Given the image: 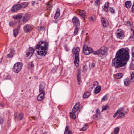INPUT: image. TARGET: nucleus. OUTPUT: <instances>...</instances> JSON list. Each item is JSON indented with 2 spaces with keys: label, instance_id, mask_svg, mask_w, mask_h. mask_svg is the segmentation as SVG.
<instances>
[{
  "label": "nucleus",
  "instance_id": "26",
  "mask_svg": "<svg viewBox=\"0 0 134 134\" xmlns=\"http://www.w3.org/2000/svg\"><path fill=\"white\" fill-rule=\"evenodd\" d=\"M124 83L125 85L127 86L130 84V81L129 79H126L124 80Z\"/></svg>",
  "mask_w": 134,
  "mask_h": 134
},
{
  "label": "nucleus",
  "instance_id": "21",
  "mask_svg": "<svg viewBox=\"0 0 134 134\" xmlns=\"http://www.w3.org/2000/svg\"><path fill=\"white\" fill-rule=\"evenodd\" d=\"M101 21L103 26L105 27H107L108 24L105 19L102 18L101 20Z\"/></svg>",
  "mask_w": 134,
  "mask_h": 134
},
{
  "label": "nucleus",
  "instance_id": "60",
  "mask_svg": "<svg viewBox=\"0 0 134 134\" xmlns=\"http://www.w3.org/2000/svg\"><path fill=\"white\" fill-rule=\"evenodd\" d=\"M42 27H40V30H41V29H42Z\"/></svg>",
  "mask_w": 134,
  "mask_h": 134
},
{
  "label": "nucleus",
  "instance_id": "63",
  "mask_svg": "<svg viewBox=\"0 0 134 134\" xmlns=\"http://www.w3.org/2000/svg\"><path fill=\"white\" fill-rule=\"evenodd\" d=\"M32 5H34V3H32Z\"/></svg>",
  "mask_w": 134,
  "mask_h": 134
},
{
  "label": "nucleus",
  "instance_id": "49",
  "mask_svg": "<svg viewBox=\"0 0 134 134\" xmlns=\"http://www.w3.org/2000/svg\"><path fill=\"white\" fill-rule=\"evenodd\" d=\"M69 126H66V127L65 130L64 132V133L67 131V130H68L69 129Z\"/></svg>",
  "mask_w": 134,
  "mask_h": 134
},
{
  "label": "nucleus",
  "instance_id": "18",
  "mask_svg": "<svg viewBox=\"0 0 134 134\" xmlns=\"http://www.w3.org/2000/svg\"><path fill=\"white\" fill-rule=\"evenodd\" d=\"M79 12L80 15L82 18H84L86 16L85 12L83 10H79Z\"/></svg>",
  "mask_w": 134,
  "mask_h": 134
},
{
  "label": "nucleus",
  "instance_id": "39",
  "mask_svg": "<svg viewBox=\"0 0 134 134\" xmlns=\"http://www.w3.org/2000/svg\"><path fill=\"white\" fill-rule=\"evenodd\" d=\"M88 128V125L86 124L82 128V131H85Z\"/></svg>",
  "mask_w": 134,
  "mask_h": 134
},
{
  "label": "nucleus",
  "instance_id": "54",
  "mask_svg": "<svg viewBox=\"0 0 134 134\" xmlns=\"http://www.w3.org/2000/svg\"><path fill=\"white\" fill-rule=\"evenodd\" d=\"M26 17H24L23 18V20L25 21H27L28 20L26 19Z\"/></svg>",
  "mask_w": 134,
  "mask_h": 134
},
{
  "label": "nucleus",
  "instance_id": "5",
  "mask_svg": "<svg viewBox=\"0 0 134 134\" xmlns=\"http://www.w3.org/2000/svg\"><path fill=\"white\" fill-rule=\"evenodd\" d=\"M83 51L85 55H88L92 52L93 50L92 48L88 47L86 45H84L83 46Z\"/></svg>",
  "mask_w": 134,
  "mask_h": 134
},
{
  "label": "nucleus",
  "instance_id": "48",
  "mask_svg": "<svg viewBox=\"0 0 134 134\" xmlns=\"http://www.w3.org/2000/svg\"><path fill=\"white\" fill-rule=\"evenodd\" d=\"M0 123L2 124H3L4 123L3 119L1 117H0Z\"/></svg>",
  "mask_w": 134,
  "mask_h": 134
},
{
  "label": "nucleus",
  "instance_id": "15",
  "mask_svg": "<svg viewBox=\"0 0 134 134\" xmlns=\"http://www.w3.org/2000/svg\"><path fill=\"white\" fill-rule=\"evenodd\" d=\"M23 17V15L21 14H19L14 15L13 16V18L15 20H19L21 19Z\"/></svg>",
  "mask_w": 134,
  "mask_h": 134
},
{
  "label": "nucleus",
  "instance_id": "35",
  "mask_svg": "<svg viewBox=\"0 0 134 134\" xmlns=\"http://www.w3.org/2000/svg\"><path fill=\"white\" fill-rule=\"evenodd\" d=\"M89 66L90 69L94 68L95 66V64L94 63L92 62L89 64Z\"/></svg>",
  "mask_w": 134,
  "mask_h": 134
},
{
  "label": "nucleus",
  "instance_id": "17",
  "mask_svg": "<svg viewBox=\"0 0 134 134\" xmlns=\"http://www.w3.org/2000/svg\"><path fill=\"white\" fill-rule=\"evenodd\" d=\"M101 87L100 86H97L95 89L94 92L95 94H97L99 93L101 90Z\"/></svg>",
  "mask_w": 134,
  "mask_h": 134
},
{
  "label": "nucleus",
  "instance_id": "30",
  "mask_svg": "<svg viewBox=\"0 0 134 134\" xmlns=\"http://www.w3.org/2000/svg\"><path fill=\"white\" fill-rule=\"evenodd\" d=\"M79 28V26H75L74 32V35H76L77 34Z\"/></svg>",
  "mask_w": 134,
  "mask_h": 134
},
{
  "label": "nucleus",
  "instance_id": "58",
  "mask_svg": "<svg viewBox=\"0 0 134 134\" xmlns=\"http://www.w3.org/2000/svg\"><path fill=\"white\" fill-rule=\"evenodd\" d=\"M132 56L134 58V52L132 53Z\"/></svg>",
  "mask_w": 134,
  "mask_h": 134
},
{
  "label": "nucleus",
  "instance_id": "2",
  "mask_svg": "<svg viewBox=\"0 0 134 134\" xmlns=\"http://www.w3.org/2000/svg\"><path fill=\"white\" fill-rule=\"evenodd\" d=\"M48 49V43L47 42L40 41L36 46L35 49L32 47H30L29 49L27 50V57L30 58L32 55L35 51H36L38 55L44 56L46 55Z\"/></svg>",
  "mask_w": 134,
  "mask_h": 134
},
{
  "label": "nucleus",
  "instance_id": "51",
  "mask_svg": "<svg viewBox=\"0 0 134 134\" xmlns=\"http://www.w3.org/2000/svg\"><path fill=\"white\" fill-rule=\"evenodd\" d=\"M132 12L133 13H134V3H133L132 6Z\"/></svg>",
  "mask_w": 134,
  "mask_h": 134
},
{
  "label": "nucleus",
  "instance_id": "3",
  "mask_svg": "<svg viewBox=\"0 0 134 134\" xmlns=\"http://www.w3.org/2000/svg\"><path fill=\"white\" fill-rule=\"evenodd\" d=\"M80 48L77 47H74L72 49V52L75 56L74 63L76 67L78 66L79 63V52Z\"/></svg>",
  "mask_w": 134,
  "mask_h": 134
},
{
  "label": "nucleus",
  "instance_id": "1",
  "mask_svg": "<svg viewBox=\"0 0 134 134\" xmlns=\"http://www.w3.org/2000/svg\"><path fill=\"white\" fill-rule=\"evenodd\" d=\"M130 55L126 49H119L117 52L115 57L112 60L111 65L116 68L125 66L129 59Z\"/></svg>",
  "mask_w": 134,
  "mask_h": 134
},
{
  "label": "nucleus",
  "instance_id": "32",
  "mask_svg": "<svg viewBox=\"0 0 134 134\" xmlns=\"http://www.w3.org/2000/svg\"><path fill=\"white\" fill-rule=\"evenodd\" d=\"M28 3L26 2H24L23 3L20 4L21 8H24L26 7L28 5Z\"/></svg>",
  "mask_w": 134,
  "mask_h": 134
},
{
  "label": "nucleus",
  "instance_id": "29",
  "mask_svg": "<svg viewBox=\"0 0 134 134\" xmlns=\"http://www.w3.org/2000/svg\"><path fill=\"white\" fill-rule=\"evenodd\" d=\"M123 76V75L122 73H118L115 75V77L117 79H119L121 78Z\"/></svg>",
  "mask_w": 134,
  "mask_h": 134
},
{
  "label": "nucleus",
  "instance_id": "37",
  "mask_svg": "<svg viewBox=\"0 0 134 134\" xmlns=\"http://www.w3.org/2000/svg\"><path fill=\"white\" fill-rule=\"evenodd\" d=\"M120 113L119 114V115L118 117L119 118H122L123 117H124L125 116V114L126 113H123L122 112H120Z\"/></svg>",
  "mask_w": 134,
  "mask_h": 134
},
{
  "label": "nucleus",
  "instance_id": "62",
  "mask_svg": "<svg viewBox=\"0 0 134 134\" xmlns=\"http://www.w3.org/2000/svg\"><path fill=\"white\" fill-rule=\"evenodd\" d=\"M132 133H134V130H133V132H132Z\"/></svg>",
  "mask_w": 134,
  "mask_h": 134
},
{
  "label": "nucleus",
  "instance_id": "16",
  "mask_svg": "<svg viewBox=\"0 0 134 134\" xmlns=\"http://www.w3.org/2000/svg\"><path fill=\"white\" fill-rule=\"evenodd\" d=\"M15 53V51L13 49L11 50L10 52L7 55V56L9 58H10L13 57Z\"/></svg>",
  "mask_w": 134,
  "mask_h": 134
},
{
  "label": "nucleus",
  "instance_id": "24",
  "mask_svg": "<svg viewBox=\"0 0 134 134\" xmlns=\"http://www.w3.org/2000/svg\"><path fill=\"white\" fill-rule=\"evenodd\" d=\"M81 70H79L78 71V74L77 76V78L78 82H79L81 80Z\"/></svg>",
  "mask_w": 134,
  "mask_h": 134
},
{
  "label": "nucleus",
  "instance_id": "31",
  "mask_svg": "<svg viewBox=\"0 0 134 134\" xmlns=\"http://www.w3.org/2000/svg\"><path fill=\"white\" fill-rule=\"evenodd\" d=\"M90 95V93L89 92H87L86 93H85L83 96V98H88Z\"/></svg>",
  "mask_w": 134,
  "mask_h": 134
},
{
  "label": "nucleus",
  "instance_id": "10",
  "mask_svg": "<svg viewBox=\"0 0 134 134\" xmlns=\"http://www.w3.org/2000/svg\"><path fill=\"white\" fill-rule=\"evenodd\" d=\"M45 86V83L42 82L41 83L40 85L39 91L40 92H43L45 93L44 91V88Z\"/></svg>",
  "mask_w": 134,
  "mask_h": 134
},
{
  "label": "nucleus",
  "instance_id": "27",
  "mask_svg": "<svg viewBox=\"0 0 134 134\" xmlns=\"http://www.w3.org/2000/svg\"><path fill=\"white\" fill-rule=\"evenodd\" d=\"M34 67V65L32 62H30L28 64V68L31 69H32Z\"/></svg>",
  "mask_w": 134,
  "mask_h": 134
},
{
  "label": "nucleus",
  "instance_id": "11",
  "mask_svg": "<svg viewBox=\"0 0 134 134\" xmlns=\"http://www.w3.org/2000/svg\"><path fill=\"white\" fill-rule=\"evenodd\" d=\"M117 36L118 38L122 39L124 37V33L121 30H118L117 32Z\"/></svg>",
  "mask_w": 134,
  "mask_h": 134
},
{
  "label": "nucleus",
  "instance_id": "19",
  "mask_svg": "<svg viewBox=\"0 0 134 134\" xmlns=\"http://www.w3.org/2000/svg\"><path fill=\"white\" fill-rule=\"evenodd\" d=\"M60 15V10L59 8H58L56 11L54 18L55 19H57L59 16Z\"/></svg>",
  "mask_w": 134,
  "mask_h": 134
},
{
  "label": "nucleus",
  "instance_id": "22",
  "mask_svg": "<svg viewBox=\"0 0 134 134\" xmlns=\"http://www.w3.org/2000/svg\"><path fill=\"white\" fill-rule=\"evenodd\" d=\"M15 118H17V119L19 120H21L23 118V115L22 113L19 114V117H17L16 116V113H14Z\"/></svg>",
  "mask_w": 134,
  "mask_h": 134
},
{
  "label": "nucleus",
  "instance_id": "40",
  "mask_svg": "<svg viewBox=\"0 0 134 134\" xmlns=\"http://www.w3.org/2000/svg\"><path fill=\"white\" fill-rule=\"evenodd\" d=\"M119 128L118 127H117L115 129L114 131V132L116 134L119 132Z\"/></svg>",
  "mask_w": 134,
  "mask_h": 134
},
{
  "label": "nucleus",
  "instance_id": "38",
  "mask_svg": "<svg viewBox=\"0 0 134 134\" xmlns=\"http://www.w3.org/2000/svg\"><path fill=\"white\" fill-rule=\"evenodd\" d=\"M130 81L132 82H133L134 81V72H133L132 73Z\"/></svg>",
  "mask_w": 134,
  "mask_h": 134
},
{
  "label": "nucleus",
  "instance_id": "4",
  "mask_svg": "<svg viewBox=\"0 0 134 134\" xmlns=\"http://www.w3.org/2000/svg\"><path fill=\"white\" fill-rule=\"evenodd\" d=\"M23 66L22 63L18 62L15 64L13 66L14 71L16 73H18L21 70Z\"/></svg>",
  "mask_w": 134,
  "mask_h": 134
},
{
  "label": "nucleus",
  "instance_id": "12",
  "mask_svg": "<svg viewBox=\"0 0 134 134\" xmlns=\"http://www.w3.org/2000/svg\"><path fill=\"white\" fill-rule=\"evenodd\" d=\"M45 93H43V92H40L37 97V100L38 101L42 100L45 96Z\"/></svg>",
  "mask_w": 134,
  "mask_h": 134
},
{
  "label": "nucleus",
  "instance_id": "42",
  "mask_svg": "<svg viewBox=\"0 0 134 134\" xmlns=\"http://www.w3.org/2000/svg\"><path fill=\"white\" fill-rule=\"evenodd\" d=\"M99 117H98V115L95 114L93 115V118L94 119H95L96 120H97L99 118H100L101 117L100 116H99Z\"/></svg>",
  "mask_w": 134,
  "mask_h": 134
},
{
  "label": "nucleus",
  "instance_id": "64",
  "mask_svg": "<svg viewBox=\"0 0 134 134\" xmlns=\"http://www.w3.org/2000/svg\"><path fill=\"white\" fill-rule=\"evenodd\" d=\"M132 134H134V133H132Z\"/></svg>",
  "mask_w": 134,
  "mask_h": 134
},
{
  "label": "nucleus",
  "instance_id": "14",
  "mask_svg": "<svg viewBox=\"0 0 134 134\" xmlns=\"http://www.w3.org/2000/svg\"><path fill=\"white\" fill-rule=\"evenodd\" d=\"M20 27V26H18L16 29H14L13 30V34L15 37H16L19 31Z\"/></svg>",
  "mask_w": 134,
  "mask_h": 134
},
{
  "label": "nucleus",
  "instance_id": "36",
  "mask_svg": "<svg viewBox=\"0 0 134 134\" xmlns=\"http://www.w3.org/2000/svg\"><path fill=\"white\" fill-rule=\"evenodd\" d=\"M109 11L112 14L115 13L113 7H110L109 8Z\"/></svg>",
  "mask_w": 134,
  "mask_h": 134
},
{
  "label": "nucleus",
  "instance_id": "46",
  "mask_svg": "<svg viewBox=\"0 0 134 134\" xmlns=\"http://www.w3.org/2000/svg\"><path fill=\"white\" fill-rule=\"evenodd\" d=\"M108 105H106L104 107L102 108V111H103L104 110H106V109L108 108Z\"/></svg>",
  "mask_w": 134,
  "mask_h": 134
},
{
  "label": "nucleus",
  "instance_id": "20",
  "mask_svg": "<svg viewBox=\"0 0 134 134\" xmlns=\"http://www.w3.org/2000/svg\"><path fill=\"white\" fill-rule=\"evenodd\" d=\"M109 6V3L107 2L104 4L103 10L105 12H107L108 10V7Z\"/></svg>",
  "mask_w": 134,
  "mask_h": 134
},
{
  "label": "nucleus",
  "instance_id": "28",
  "mask_svg": "<svg viewBox=\"0 0 134 134\" xmlns=\"http://www.w3.org/2000/svg\"><path fill=\"white\" fill-rule=\"evenodd\" d=\"M122 111V108H120L114 114L113 116V117L114 118L115 117L119 112H121Z\"/></svg>",
  "mask_w": 134,
  "mask_h": 134
},
{
  "label": "nucleus",
  "instance_id": "8",
  "mask_svg": "<svg viewBox=\"0 0 134 134\" xmlns=\"http://www.w3.org/2000/svg\"><path fill=\"white\" fill-rule=\"evenodd\" d=\"M24 30L26 32H28L31 31L32 29V27L29 25L26 24L24 27Z\"/></svg>",
  "mask_w": 134,
  "mask_h": 134
},
{
  "label": "nucleus",
  "instance_id": "53",
  "mask_svg": "<svg viewBox=\"0 0 134 134\" xmlns=\"http://www.w3.org/2000/svg\"><path fill=\"white\" fill-rule=\"evenodd\" d=\"M89 20L90 21H94V19L92 17H91L90 18Z\"/></svg>",
  "mask_w": 134,
  "mask_h": 134
},
{
  "label": "nucleus",
  "instance_id": "55",
  "mask_svg": "<svg viewBox=\"0 0 134 134\" xmlns=\"http://www.w3.org/2000/svg\"><path fill=\"white\" fill-rule=\"evenodd\" d=\"M65 51L67 52L68 51L70 50L69 48L65 47Z\"/></svg>",
  "mask_w": 134,
  "mask_h": 134
},
{
  "label": "nucleus",
  "instance_id": "6",
  "mask_svg": "<svg viewBox=\"0 0 134 134\" xmlns=\"http://www.w3.org/2000/svg\"><path fill=\"white\" fill-rule=\"evenodd\" d=\"M99 50L100 54L103 55L107 53V48L106 47L104 46H102L99 49Z\"/></svg>",
  "mask_w": 134,
  "mask_h": 134
},
{
  "label": "nucleus",
  "instance_id": "57",
  "mask_svg": "<svg viewBox=\"0 0 134 134\" xmlns=\"http://www.w3.org/2000/svg\"><path fill=\"white\" fill-rule=\"evenodd\" d=\"M134 38V29L133 30V36L132 35H131L130 36V38Z\"/></svg>",
  "mask_w": 134,
  "mask_h": 134
},
{
  "label": "nucleus",
  "instance_id": "45",
  "mask_svg": "<svg viewBox=\"0 0 134 134\" xmlns=\"http://www.w3.org/2000/svg\"><path fill=\"white\" fill-rule=\"evenodd\" d=\"M96 114L99 115V116H100V112L98 109H97L96 110Z\"/></svg>",
  "mask_w": 134,
  "mask_h": 134
},
{
  "label": "nucleus",
  "instance_id": "56",
  "mask_svg": "<svg viewBox=\"0 0 134 134\" xmlns=\"http://www.w3.org/2000/svg\"><path fill=\"white\" fill-rule=\"evenodd\" d=\"M67 134H72V132L70 130H68Z\"/></svg>",
  "mask_w": 134,
  "mask_h": 134
},
{
  "label": "nucleus",
  "instance_id": "9",
  "mask_svg": "<svg viewBox=\"0 0 134 134\" xmlns=\"http://www.w3.org/2000/svg\"><path fill=\"white\" fill-rule=\"evenodd\" d=\"M21 6L20 4L14 5L11 9L12 12H14L17 11L18 10L21 8Z\"/></svg>",
  "mask_w": 134,
  "mask_h": 134
},
{
  "label": "nucleus",
  "instance_id": "34",
  "mask_svg": "<svg viewBox=\"0 0 134 134\" xmlns=\"http://www.w3.org/2000/svg\"><path fill=\"white\" fill-rule=\"evenodd\" d=\"M101 4L100 0H97L94 2L95 5L97 6H99Z\"/></svg>",
  "mask_w": 134,
  "mask_h": 134
},
{
  "label": "nucleus",
  "instance_id": "41",
  "mask_svg": "<svg viewBox=\"0 0 134 134\" xmlns=\"http://www.w3.org/2000/svg\"><path fill=\"white\" fill-rule=\"evenodd\" d=\"M70 117L73 119H75L76 118L75 113L72 112L70 113Z\"/></svg>",
  "mask_w": 134,
  "mask_h": 134
},
{
  "label": "nucleus",
  "instance_id": "50",
  "mask_svg": "<svg viewBox=\"0 0 134 134\" xmlns=\"http://www.w3.org/2000/svg\"><path fill=\"white\" fill-rule=\"evenodd\" d=\"M9 25L10 26H12L13 25V22H9Z\"/></svg>",
  "mask_w": 134,
  "mask_h": 134
},
{
  "label": "nucleus",
  "instance_id": "25",
  "mask_svg": "<svg viewBox=\"0 0 134 134\" xmlns=\"http://www.w3.org/2000/svg\"><path fill=\"white\" fill-rule=\"evenodd\" d=\"M108 94H106L101 99V101L102 102H103L107 101L108 100Z\"/></svg>",
  "mask_w": 134,
  "mask_h": 134
},
{
  "label": "nucleus",
  "instance_id": "52",
  "mask_svg": "<svg viewBox=\"0 0 134 134\" xmlns=\"http://www.w3.org/2000/svg\"><path fill=\"white\" fill-rule=\"evenodd\" d=\"M83 71L85 72L87 70V69L86 68L85 66H83Z\"/></svg>",
  "mask_w": 134,
  "mask_h": 134
},
{
  "label": "nucleus",
  "instance_id": "47",
  "mask_svg": "<svg viewBox=\"0 0 134 134\" xmlns=\"http://www.w3.org/2000/svg\"><path fill=\"white\" fill-rule=\"evenodd\" d=\"M98 84V82L97 81H96L94 82L93 84V87L92 88H93L94 87L97 86Z\"/></svg>",
  "mask_w": 134,
  "mask_h": 134
},
{
  "label": "nucleus",
  "instance_id": "43",
  "mask_svg": "<svg viewBox=\"0 0 134 134\" xmlns=\"http://www.w3.org/2000/svg\"><path fill=\"white\" fill-rule=\"evenodd\" d=\"M93 54H94L96 55L100 54V53L99 49L98 50H97V51H95L94 52H93Z\"/></svg>",
  "mask_w": 134,
  "mask_h": 134
},
{
  "label": "nucleus",
  "instance_id": "23",
  "mask_svg": "<svg viewBox=\"0 0 134 134\" xmlns=\"http://www.w3.org/2000/svg\"><path fill=\"white\" fill-rule=\"evenodd\" d=\"M125 5L127 8H130L131 5V3L130 1H127L125 3Z\"/></svg>",
  "mask_w": 134,
  "mask_h": 134
},
{
  "label": "nucleus",
  "instance_id": "33",
  "mask_svg": "<svg viewBox=\"0 0 134 134\" xmlns=\"http://www.w3.org/2000/svg\"><path fill=\"white\" fill-rule=\"evenodd\" d=\"M52 5L51 4V2H49L48 3L47 5V9L48 10H51L52 7Z\"/></svg>",
  "mask_w": 134,
  "mask_h": 134
},
{
  "label": "nucleus",
  "instance_id": "13",
  "mask_svg": "<svg viewBox=\"0 0 134 134\" xmlns=\"http://www.w3.org/2000/svg\"><path fill=\"white\" fill-rule=\"evenodd\" d=\"M80 107V103H76L72 110V112L75 113L77 111Z\"/></svg>",
  "mask_w": 134,
  "mask_h": 134
},
{
  "label": "nucleus",
  "instance_id": "61",
  "mask_svg": "<svg viewBox=\"0 0 134 134\" xmlns=\"http://www.w3.org/2000/svg\"><path fill=\"white\" fill-rule=\"evenodd\" d=\"M133 111L134 113V108H133Z\"/></svg>",
  "mask_w": 134,
  "mask_h": 134
},
{
  "label": "nucleus",
  "instance_id": "44",
  "mask_svg": "<svg viewBox=\"0 0 134 134\" xmlns=\"http://www.w3.org/2000/svg\"><path fill=\"white\" fill-rule=\"evenodd\" d=\"M130 68L132 70H134V62H133L131 64Z\"/></svg>",
  "mask_w": 134,
  "mask_h": 134
},
{
  "label": "nucleus",
  "instance_id": "7",
  "mask_svg": "<svg viewBox=\"0 0 134 134\" xmlns=\"http://www.w3.org/2000/svg\"><path fill=\"white\" fill-rule=\"evenodd\" d=\"M72 21L74 25L76 26H79L80 23L79 18L76 16L74 17L72 19Z\"/></svg>",
  "mask_w": 134,
  "mask_h": 134
},
{
  "label": "nucleus",
  "instance_id": "59",
  "mask_svg": "<svg viewBox=\"0 0 134 134\" xmlns=\"http://www.w3.org/2000/svg\"><path fill=\"white\" fill-rule=\"evenodd\" d=\"M130 22L129 21H127V24H130Z\"/></svg>",
  "mask_w": 134,
  "mask_h": 134
}]
</instances>
